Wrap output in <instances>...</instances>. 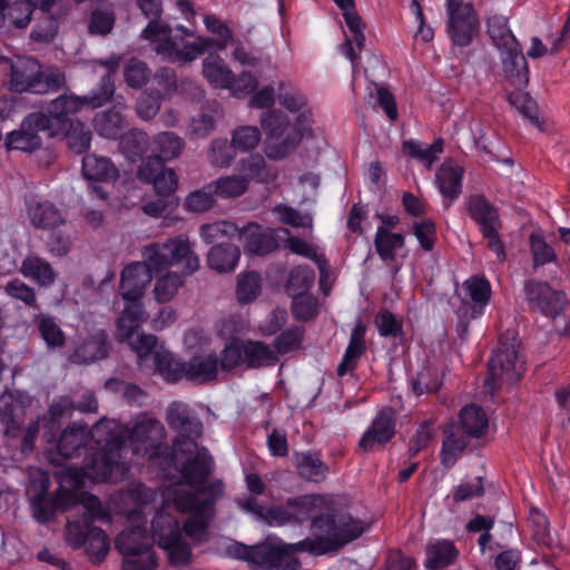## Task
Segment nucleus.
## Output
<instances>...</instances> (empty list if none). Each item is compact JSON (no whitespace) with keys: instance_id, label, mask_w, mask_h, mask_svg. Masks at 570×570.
I'll return each instance as SVG.
<instances>
[{"instance_id":"45","label":"nucleus","mask_w":570,"mask_h":570,"mask_svg":"<svg viewBox=\"0 0 570 570\" xmlns=\"http://www.w3.org/2000/svg\"><path fill=\"white\" fill-rule=\"evenodd\" d=\"M75 409V403L69 396H61L59 400L50 404L48 412L42 417L45 438L47 442L55 440L56 431L60 429V420L66 414Z\"/></svg>"},{"instance_id":"53","label":"nucleus","mask_w":570,"mask_h":570,"mask_svg":"<svg viewBox=\"0 0 570 570\" xmlns=\"http://www.w3.org/2000/svg\"><path fill=\"white\" fill-rule=\"evenodd\" d=\"M305 336V330L303 326L294 325L282 331L273 341L274 350L285 355L292 352H296L302 347Z\"/></svg>"},{"instance_id":"5","label":"nucleus","mask_w":570,"mask_h":570,"mask_svg":"<svg viewBox=\"0 0 570 570\" xmlns=\"http://www.w3.org/2000/svg\"><path fill=\"white\" fill-rule=\"evenodd\" d=\"M224 492L220 480L209 482L198 491H176L174 497L175 508L181 513H188L183 525V531L189 538H195L207 531L215 517V505Z\"/></svg>"},{"instance_id":"17","label":"nucleus","mask_w":570,"mask_h":570,"mask_svg":"<svg viewBox=\"0 0 570 570\" xmlns=\"http://www.w3.org/2000/svg\"><path fill=\"white\" fill-rule=\"evenodd\" d=\"M498 52L505 80L515 89H524L529 83L530 69L520 41Z\"/></svg>"},{"instance_id":"40","label":"nucleus","mask_w":570,"mask_h":570,"mask_svg":"<svg viewBox=\"0 0 570 570\" xmlns=\"http://www.w3.org/2000/svg\"><path fill=\"white\" fill-rule=\"evenodd\" d=\"M20 272L24 277L45 287L52 285L56 279V272L52 266L46 259L36 255H29L22 261Z\"/></svg>"},{"instance_id":"2","label":"nucleus","mask_w":570,"mask_h":570,"mask_svg":"<svg viewBox=\"0 0 570 570\" xmlns=\"http://www.w3.org/2000/svg\"><path fill=\"white\" fill-rule=\"evenodd\" d=\"M279 104L288 111L297 114L292 124L288 116L281 110L267 111L261 119L269 141L266 145V155L269 159L287 157L311 130L312 114L305 110V99L302 95L281 92Z\"/></svg>"},{"instance_id":"62","label":"nucleus","mask_w":570,"mask_h":570,"mask_svg":"<svg viewBox=\"0 0 570 570\" xmlns=\"http://www.w3.org/2000/svg\"><path fill=\"white\" fill-rule=\"evenodd\" d=\"M216 202L212 184L190 193L185 200V208L193 213H204L210 209Z\"/></svg>"},{"instance_id":"24","label":"nucleus","mask_w":570,"mask_h":570,"mask_svg":"<svg viewBox=\"0 0 570 570\" xmlns=\"http://www.w3.org/2000/svg\"><path fill=\"white\" fill-rule=\"evenodd\" d=\"M92 435L87 424L72 423L67 426L57 441V451L63 459L79 456Z\"/></svg>"},{"instance_id":"52","label":"nucleus","mask_w":570,"mask_h":570,"mask_svg":"<svg viewBox=\"0 0 570 570\" xmlns=\"http://www.w3.org/2000/svg\"><path fill=\"white\" fill-rule=\"evenodd\" d=\"M508 102L514 107L531 125L543 131V121L537 114V104L529 94L523 92L522 89L510 92L508 95Z\"/></svg>"},{"instance_id":"16","label":"nucleus","mask_w":570,"mask_h":570,"mask_svg":"<svg viewBox=\"0 0 570 570\" xmlns=\"http://www.w3.org/2000/svg\"><path fill=\"white\" fill-rule=\"evenodd\" d=\"M395 411L390 406H385L376 413L371 425L362 434L358 448L363 452H368L375 444L385 445L389 443L395 436Z\"/></svg>"},{"instance_id":"35","label":"nucleus","mask_w":570,"mask_h":570,"mask_svg":"<svg viewBox=\"0 0 570 570\" xmlns=\"http://www.w3.org/2000/svg\"><path fill=\"white\" fill-rule=\"evenodd\" d=\"M170 33H158L155 45V51L168 61L189 62L197 57V48L194 45H185L178 48L177 43L171 39Z\"/></svg>"},{"instance_id":"31","label":"nucleus","mask_w":570,"mask_h":570,"mask_svg":"<svg viewBox=\"0 0 570 570\" xmlns=\"http://www.w3.org/2000/svg\"><path fill=\"white\" fill-rule=\"evenodd\" d=\"M39 492L31 498L30 507L35 519L40 523H47L55 519L59 512L52 495H49L50 479L43 474L38 481Z\"/></svg>"},{"instance_id":"8","label":"nucleus","mask_w":570,"mask_h":570,"mask_svg":"<svg viewBox=\"0 0 570 570\" xmlns=\"http://www.w3.org/2000/svg\"><path fill=\"white\" fill-rule=\"evenodd\" d=\"M519 340L514 331H505L489 360L484 385L490 391L500 389L502 382L518 383L524 373V361L519 356Z\"/></svg>"},{"instance_id":"50","label":"nucleus","mask_w":570,"mask_h":570,"mask_svg":"<svg viewBox=\"0 0 570 570\" xmlns=\"http://www.w3.org/2000/svg\"><path fill=\"white\" fill-rule=\"evenodd\" d=\"M205 78L216 88H229L233 80V71L225 65L224 60L216 56L209 57L203 62Z\"/></svg>"},{"instance_id":"3","label":"nucleus","mask_w":570,"mask_h":570,"mask_svg":"<svg viewBox=\"0 0 570 570\" xmlns=\"http://www.w3.org/2000/svg\"><path fill=\"white\" fill-rule=\"evenodd\" d=\"M82 508L80 515L69 519L66 525V539L73 549L83 548L89 560L98 564L107 556L110 543L106 532L94 522L102 519L104 512L100 499L91 493L79 494Z\"/></svg>"},{"instance_id":"48","label":"nucleus","mask_w":570,"mask_h":570,"mask_svg":"<svg viewBox=\"0 0 570 570\" xmlns=\"http://www.w3.org/2000/svg\"><path fill=\"white\" fill-rule=\"evenodd\" d=\"M468 445V438L462 434L458 435L452 429L445 430L440 452L442 465L448 469L452 468Z\"/></svg>"},{"instance_id":"55","label":"nucleus","mask_w":570,"mask_h":570,"mask_svg":"<svg viewBox=\"0 0 570 570\" xmlns=\"http://www.w3.org/2000/svg\"><path fill=\"white\" fill-rule=\"evenodd\" d=\"M239 170L243 171L245 177L250 181L269 183L274 175L271 174L265 158L259 154H250L247 158L240 161Z\"/></svg>"},{"instance_id":"34","label":"nucleus","mask_w":570,"mask_h":570,"mask_svg":"<svg viewBox=\"0 0 570 570\" xmlns=\"http://www.w3.org/2000/svg\"><path fill=\"white\" fill-rule=\"evenodd\" d=\"M295 465L298 475L308 482L318 483L326 478L328 472V466L322 461L318 452H296Z\"/></svg>"},{"instance_id":"19","label":"nucleus","mask_w":570,"mask_h":570,"mask_svg":"<svg viewBox=\"0 0 570 570\" xmlns=\"http://www.w3.org/2000/svg\"><path fill=\"white\" fill-rule=\"evenodd\" d=\"M464 168L452 160L444 161L435 173V184L442 196V204L445 209L462 194Z\"/></svg>"},{"instance_id":"63","label":"nucleus","mask_w":570,"mask_h":570,"mask_svg":"<svg viewBox=\"0 0 570 570\" xmlns=\"http://www.w3.org/2000/svg\"><path fill=\"white\" fill-rule=\"evenodd\" d=\"M184 275L177 273H167L157 279L155 285V298L159 303L169 302L184 283Z\"/></svg>"},{"instance_id":"12","label":"nucleus","mask_w":570,"mask_h":570,"mask_svg":"<svg viewBox=\"0 0 570 570\" xmlns=\"http://www.w3.org/2000/svg\"><path fill=\"white\" fill-rule=\"evenodd\" d=\"M523 291L529 309L546 317H558L568 305L566 293L554 289L544 281L528 279L524 282Z\"/></svg>"},{"instance_id":"44","label":"nucleus","mask_w":570,"mask_h":570,"mask_svg":"<svg viewBox=\"0 0 570 570\" xmlns=\"http://www.w3.org/2000/svg\"><path fill=\"white\" fill-rule=\"evenodd\" d=\"M150 142L145 131L134 128L120 136L119 148L129 161L136 163L150 148Z\"/></svg>"},{"instance_id":"13","label":"nucleus","mask_w":570,"mask_h":570,"mask_svg":"<svg viewBox=\"0 0 570 570\" xmlns=\"http://www.w3.org/2000/svg\"><path fill=\"white\" fill-rule=\"evenodd\" d=\"M167 423L169 428L177 432L174 440L178 446L184 448L187 452L197 450V440L203 434V423L193 413L189 405L174 401L167 409Z\"/></svg>"},{"instance_id":"56","label":"nucleus","mask_w":570,"mask_h":570,"mask_svg":"<svg viewBox=\"0 0 570 570\" xmlns=\"http://www.w3.org/2000/svg\"><path fill=\"white\" fill-rule=\"evenodd\" d=\"M115 89L114 78H111L110 75H105L101 77L98 85L91 89L89 94L81 96L80 99L83 107L99 108L112 98Z\"/></svg>"},{"instance_id":"37","label":"nucleus","mask_w":570,"mask_h":570,"mask_svg":"<svg viewBox=\"0 0 570 570\" xmlns=\"http://www.w3.org/2000/svg\"><path fill=\"white\" fill-rule=\"evenodd\" d=\"M153 539L159 548L170 547L181 539V529L169 514L157 513L151 521Z\"/></svg>"},{"instance_id":"38","label":"nucleus","mask_w":570,"mask_h":570,"mask_svg":"<svg viewBox=\"0 0 570 570\" xmlns=\"http://www.w3.org/2000/svg\"><path fill=\"white\" fill-rule=\"evenodd\" d=\"M424 567L429 570H438L453 564L459 556L454 543L450 540H439L426 547Z\"/></svg>"},{"instance_id":"29","label":"nucleus","mask_w":570,"mask_h":570,"mask_svg":"<svg viewBox=\"0 0 570 570\" xmlns=\"http://www.w3.org/2000/svg\"><path fill=\"white\" fill-rule=\"evenodd\" d=\"M81 171L88 181L110 183L118 178V169L114 163L104 156L88 154L82 157Z\"/></svg>"},{"instance_id":"64","label":"nucleus","mask_w":570,"mask_h":570,"mask_svg":"<svg viewBox=\"0 0 570 570\" xmlns=\"http://www.w3.org/2000/svg\"><path fill=\"white\" fill-rule=\"evenodd\" d=\"M6 19L16 28H26L32 19V3L29 0H16L6 8Z\"/></svg>"},{"instance_id":"23","label":"nucleus","mask_w":570,"mask_h":570,"mask_svg":"<svg viewBox=\"0 0 570 570\" xmlns=\"http://www.w3.org/2000/svg\"><path fill=\"white\" fill-rule=\"evenodd\" d=\"M153 275L148 266L141 262H134L125 266L119 285L121 296L142 297Z\"/></svg>"},{"instance_id":"57","label":"nucleus","mask_w":570,"mask_h":570,"mask_svg":"<svg viewBox=\"0 0 570 570\" xmlns=\"http://www.w3.org/2000/svg\"><path fill=\"white\" fill-rule=\"evenodd\" d=\"M66 132L67 146L76 154H83L91 145V131L82 122H76L72 127L61 129Z\"/></svg>"},{"instance_id":"28","label":"nucleus","mask_w":570,"mask_h":570,"mask_svg":"<svg viewBox=\"0 0 570 570\" xmlns=\"http://www.w3.org/2000/svg\"><path fill=\"white\" fill-rule=\"evenodd\" d=\"M185 146L184 140L173 131H163L154 136L150 142L151 154L146 159H156L159 165L177 158Z\"/></svg>"},{"instance_id":"18","label":"nucleus","mask_w":570,"mask_h":570,"mask_svg":"<svg viewBox=\"0 0 570 570\" xmlns=\"http://www.w3.org/2000/svg\"><path fill=\"white\" fill-rule=\"evenodd\" d=\"M138 178L141 181L153 184L159 196H169L178 187V177L174 169L159 165L156 159H145L138 168Z\"/></svg>"},{"instance_id":"32","label":"nucleus","mask_w":570,"mask_h":570,"mask_svg":"<svg viewBox=\"0 0 570 570\" xmlns=\"http://www.w3.org/2000/svg\"><path fill=\"white\" fill-rule=\"evenodd\" d=\"M28 215L36 228L51 229L65 224V216L49 200L31 202L28 204Z\"/></svg>"},{"instance_id":"59","label":"nucleus","mask_w":570,"mask_h":570,"mask_svg":"<svg viewBox=\"0 0 570 570\" xmlns=\"http://www.w3.org/2000/svg\"><path fill=\"white\" fill-rule=\"evenodd\" d=\"M262 139V134L256 126H238L232 132V144L237 151L255 149Z\"/></svg>"},{"instance_id":"47","label":"nucleus","mask_w":570,"mask_h":570,"mask_svg":"<svg viewBox=\"0 0 570 570\" xmlns=\"http://www.w3.org/2000/svg\"><path fill=\"white\" fill-rule=\"evenodd\" d=\"M243 354L245 356V364L250 368L274 365L277 362V357L271 347L259 341L245 342Z\"/></svg>"},{"instance_id":"15","label":"nucleus","mask_w":570,"mask_h":570,"mask_svg":"<svg viewBox=\"0 0 570 570\" xmlns=\"http://www.w3.org/2000/svg\"><path fill=\"white\" fill-rule=\"evenodd\" d=\"M50 129V118L43 112H31L21 122L18 130L7 135L6 145L9 149L35 151L42 145L40 131Z\"/></svg>"},{"instance_id":"46","label":"nucleus","mask_w":570,"mask_h":570,"mask_svg":"<svg viewBox=\"0 0 570 570\" xmlns=\"http://www.w3.org/2000/svg\"><path fill=\"white\" fill-rule=\"evenodd\" d=\"M315 281V272L307 265H298L294 267L285 284L288 296H302L309 293Z\"/></svg>"},{"instance_id":"20","label":"nucleus","mask_w":570,"mask_h":570,"mask_svg":"<svg viewBox=\"0 0 570 570\" xmlns=\"http://www.w3.org/2000/svg\"><path fill=\"white\" fill-rule=\"evenodd\" d=\"M464 205L466 214L478 225L480 233L502 227L499 209L483 194H471Z\"/></svg>"},{"instance_id":"6","label":"nucleus","mask_w":570,"mask_h":570,"mask_svg":"<svg viewBox=\"0 0 570 570\" xmlns=\"http://www.w3.org/2000/svg\"><path fill=\"white\" fill-rule=\"evenodd\" d=\"M66 85V76L58 68L42 69L32 57H17L10 61V89L16 92L43 95L57 92Z\"/></svg>"},{"instance_id":"14","label":"nucleus","mask_w":570,"mask_h":570,"mask_svg":"<svg viewBox=\"0 0 570 570\" xmlns=\"http://www.w3.org/2000/svg\"><path fill=\"white\" fill-rule=\"evenodd\" d=\"M180 483L191 488L189 491H198L205 488L209 476L215 471V460L206 446L199 448L189 454H181L176 466Z\"/></svg>"},{"instance_id":"25","label":"nucleus","mask_w":570,"mask_h":570,"mask_svg":"<svg viewBox=\"0 0 570 570\" xmlns=\"http://www.w3.org/2000/svg\"><path fill=\"white\" fill-rule=\"evenodd\" d=\"M82 108L83 105L79 96L60 95L50 102L48 114H46V116L50 118V129L53 126L58 127V129L72 127L75 122L71 116L76 115Z\"/></svg>"},{"instance_id":"39","label":"nucleus","mask_w":570,"mask_h":570,"mask_svg":"<svg viewBox=\"0 0 570 570\" xmlns=\"http://www.w3.org/2000/svg\"><path fill=\"white\" fill-rule=\"evenodd\" d=\"M405 236L402 233H393L384 226H379L374 236V247L380 259L392 263L396 258V250L404 247Z\"/></svg>"},{"instance_id":"26","label":"nucleus","mask_w":570,"mask_h":570,"mask_svg":"<svg viewBox=\"0 0 570 570\" xmlns=\"http://www.w3.org/2000/svg\"><path fill=\"white\" fill-rule=\"evenodd\" d=\"M126 302L125 309L117 321V340L128 341L132 337L145 320L142 297H122Z\"/></svg>"},{"instance_id":"49","label":"nucleus","mask_w":570,"mask_h":570,"mask_svg":"<svg viewBox=\"0 0 570 570\" xmlns=\"http://www.w3.org/2000/svg\"><path fill=\"white\" fill-rule=\"evenodd\" d=\"M164 426L159 420L151 416L139 417L129 432L132 442L146 444L163 436Z\"/></svg>"},{"instance_id":"51","label":"nucleus","mask_w":570,"mask_h":570,"mask_svg":"<svg viewBox=\"0 0 570 570\" xmlns=\"http://www.w3.org/2000/svg\"><path fill=\"white\" fill-rule=\"evenodd\" d=\"M155 367L159 375L168 383H177L185 377L186 362L177 361L169 352L156 354Z\"/></svg>"},{"instance_id":"30","label":"nucleus","mask_w":570,"mask_h":570,"mask_svg":"<svg viewBox=\"0 0 570 570\" xmlns=\"http://www.w3.org/2000/svg\"><path fill=\"white\" fill-rule=\"evenodd\" d=\"M488 426V417L481 406L471 403L460 411L458 430L465 438L479 439L487 433Z\"/></svg>"},{"instance_id":"42","label":"nucleus","mask_w":570,"mask_h":570,"mask_svg":"<svg viewBox=\"0 0 570 570\" xmlns=\"http://www.w3.org/2000/svg\"><path fill=\"white\" fill-rule=\"evenodd\" d=\"M125 127V117L117 107L98 112L94 118L96 132L107 139H117Z\"/></svg>"},{"instance_id":"7","label":"nucleus","mask_w":570,"mask_h":570,"mask_svg":"<svg viewBox=\"0 0 570 570\" xmlns=\"http://www.w3.org/2000/svg\"><path fill=\"white\" fill-rule=\"evenodd\" d=\"M333 542L327 540H311L309 537L295 542L277 544L264 541L261 542L257 566L267 570H297L301 561L297 552H307L312 556L332 554Z\"/></svg>"},{"instance_id":"36","label":"nucleus","mask_w":570,"mask_h":570,"mask_svg":"<svg viewBox=\"0 0 570 570\" xmlns=\"http://www.w3.org/2000/svg\"><path fill=\"white\" fill-rule=\"evenodd\" d=\"M219 358L215 354L194 356L186 362L185 379L193 382L205 383L217 377Z\"/></svg>"},{"instance_id":"22","label":"nucleus","mask_w":570,"mask_h":570,"mask_svg":"<svg viewBox=\"0 0 570 570\" xmlns=\"http://www.w3.org/2000/svg\"><path fill=\"white\" fill-rule=\"evenodd\" d=\"M108 353V333L105 330H98L75 348L70 355V361L75 364H90L106 358Z\"/></svg>"},{"instance_id":"43","label":"nucleus","mask_w":570,"mask_h":570,"mask_svg":"<svg viewBox=\"0 0 570 570\" xmlns=\"http://www.w3.org/2000/svg\"><path fill=\"white\" fill-rule=\"evenodd\" d=\"M466 292L473 306L471 307V317L478 318L483 315L485 306L491 297V284L482 276H472L464 283Z\"/></svg>"},{"instance_id":"58","label":"nucleus","mask_w":570,"mask_h":570,"mask_svg":"<svg viewBox=\"0 0 570 570\" xmlns=\"http://www.w3.org/2000/svg\"><path fill=\"white\" fill-rule=\"evenodd\" d=\"M60 14H42L37 18L30 38L38 42H51L56 38L59 29Z\"/></svg>"},{"instance_id":"4","label":"nucleus","mask_w":570,"mask_h":570,"mask_svg":"<svg viewBox=\"0 0 570 570\" xmlns=\"http://www.w3.org/2000/svg\"><path fill=\"white\" fill-rule=\"evenodd\" d=\"M125 445L121 435L109 434L102 446L85 458L81 466H67L62 481L77 490L85 488L87 480L95 483L109 481L115 472L124 471L120 460Z\"/></svg>"},{"instance_id":"41","label":"nucleus","mask_w":570,"mask_h":570,"mask_svg":"<svg viewBox=\"0 0 570 570\" xmlns=\"http://www.w3.org/2000/svg\"><path fill=\"white\" fill-rule=\"evenodd\" d=\"M485 26L487 33L498 51L519 42L518 38L510 29L509 19L505 16H490L487 19Z\"/></svg>"},{"instance_id":"21","label":"nucleus","mask_w":570,"mask_h":570,"mask_svg":"<svg viewBox=\"0 0 570 570\" xmlns=\"http://www.w3.org/2000/svg\"><path fill=\"white\" fill-rule=\"evenodd\" d=\"M237 235L244 242L245 252L250 255L264 256L278 248L275 235L272 232L264 230L255 222H249L239 228Z\"/></svg>"},{"instance_id":"61","label":"nucleus","mask_w":570,"mask_h":570,"mask_svg":"<svg viewBox=\"0 0 570 570\" xmlns=\"http://www.w3.org/2000/svg\"><path fill=\"white\" fill-rule=\"evenodd\" d=\"M150 77V69L147 63L137 59L131 58L125 65L124 78L125 82L134 89L141 88L145 86Z\"/></svg>"},{"instance_id":"11","label":"nucleus","mask_w":570,"mask_h":570,"mask_svg":"<svg viewBox=\"0 0 570 570\" xmlns=\"http://www.w3.org/2000/svg\"><path fill=\"white\" fill-rule=\"evenodd\" d=\"M445 30L454 47H469L480 30V20L471 2L445 0Z\"/></svg>"},{"instance_id":"33","label":"nucleus","mask_w":570,"mask_h":570,"mask_svg":"<svg viewBox=\"0 0 570 570\" xmlns=\"http://www.w3.org/2000/svg\"><path fill=\"white\" fill-rule=\"evenodd\" d=\"M240 258V249L230 242H222L214 245L207 255V264L210 269L218 273H227L235 269Z\"/></svg>"},{"instance_id":"60","label":"nucleus","mask_w":570,"mask_h":570,"mask_svg":"<svg viewBox=\"0 0 570 570\" xmlns=\"http://www.w3.org/2000/svg\"><path fill=\"white\" fill-rule=\"evenodd\" d=\"M261 292V276L256 272L240 274L237 279V299L239 303H250Z\"/></svg>"},{"instance_id":"54","label":"nucleus","mask_w":570,"mask_h":570,"mask_svg":"<svg viewBox=\"0 0 570 570\" xmlns=\"http://www.w3.org/2000/svg\"><path fill=\"white\" fill-rule=\"evenodd\" d=\"M216 197L234 198L243 195L248 186L249 180L245 176H225L210 183Z\"/></svg>"},{"instance_id":"10","label":"nucleus","mask_w":570,"mask_h":570,"mask_svg":"<svg viewBox=\"0 0 570 570\" xmlns=\"http://www.w3.org/2000/svg\"><path fill=\"white\" fill-rule=\"evenodd\" d=\"M115 546L122 556V570H155L158 566L156 551L140 527L120 532Z\"/></svg>"},{"instance_id":"27","label":"nucleus","mask_w":570,"mask_h":570,"mask_svg":"<svg viewBox=\"0 0 570 570\" xmlns=\"http://www.w3.org/2000/svg\"><path fill=\"white\" fill-rule=\"evenodd\" d=\"M141 13L149 19V22L141 31L140 38L149 42L157 40L158 33H170L171 27L161 21L163 0H136Z\"/></svg>"},{"instance_id":"1","label":"nucleus","mask_w":570,"mask_h":570,"mask_svg":"<svg viewBox=\"0 0 570 570\" xmlns=\"http://www.w3.org/2000/svg\"><path fill=\"white\" fill-rule=\"evenodd\" d=\"M288 502L294 523L301 525L309 521V530L314 535L311 540L333 542L332 553L338 552L366 531L364 521L340 509L328 494H303L289 498Z\"/></svg>"},{"instance_id":"9","label":"nucleus","mask_w":570,"mask_h":570,"mask_svg":"<svg viewBox=\"0 0 570 570\" xmlns=\"http://www.w3.org/2000/svg\"><path fill=\"white\" fill-rule=\"evenodd\" d=\"M144 264L153 274H159L174 265L183 267V274L191 275L199 268V258L190 248L187 238H169L164 243H153L145 247Z\"/></svg>"}]
</instances>
